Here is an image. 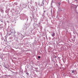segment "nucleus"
Wrapping results in <instances>:
<instances>
[{
  "label": "nucleus",
  "instance_id": "nucleus-1",
  "mask_svg": "<svg viewBox=\"0 0 78 78\" xmlns=\"http://www.w3.org/2000/svg\"><path fill=\"white\" fill-rule=\"evenodd\" d=\"M55 33H53L52 34V36L53 37H54V36H55Z\"/></svg>",
  "mask_w": 78,
  "mask_h": 78
},
{
  "label": "nucleus",
  "instance_id": "nucleus-2",
  "mask_svg": "<svg viewBox=\"0 0 78 78\" xmlns=\"http://www.w3.org/2000/svg\"><path fill=\"white\" fill-rule=\"evenodd\" d=\"M38 58L39 59H40V58H41V57H40V56H38Z\"/></svg>",
  "mask_w": 78,
  "mask_h": 78
},
{
  "label": "nucleus",
  "instance_id": "nucleus-3",
  "mask_svg": "<svg viewBox=\"0 0 78 78\" xmlns=\"http://www.w3.org/2000/svg\"><path fill=\"white\" fill-rule=\"evenodd\" d=\"M72 73H74V71H73L72 72Z\"/></svg>",
  "mask_w": 78,
  "mask_h": 78
},
{
  "label": "nucleus",
  "instance_id": "nucleus-4",
  "mask_svg": "<svg viewBox=\"0 0 78 78\" xmlns=\"http://www.w3.org/2000/svg\"><path fill=\"white\" fill-rule=\"evenodd\" d=\"M55 58H56V56H55Z\"/></svg>",
  "mask_w": 78,
  "mask_h": 78
}]
</instances>
